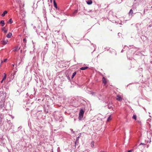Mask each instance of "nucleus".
Listing matches in <instances>:
<instances>
[{
	"label": "nucleus",
	"mask_w": 152,
	"mask_h": 152,
	"mask_svg": "<svg viewBox=\"0 0 152 152\" xmlns=\"http://www.w3.org/2000/svg\"><path fill=\"white\" fill-rule=\"evenodd\" d=\"M18 47L17 46H16V47H15V48H13V51L14 52H16V51H18V50H19L20 48H19L18 49Z\"/></svg>",
	"instance_id": "obj_4"
},
{
	"label": "nucleus",
	"mask_w": 152,
	"mask_h": 152,
	"mask_svg": "<svg viewBox=\"0 0 152 152\" xmlns=\"http://www.w3.org/2000/svg\"><path fill=\"white\" fill-rule=\"evenodd\" d=\"M83 115H82L79 114V117H78L79 119L80 120H81L82 119V118H83Z\"/></svg>",
	"instance_id": "obj_14"
},
{
	"label": "nucleus",
	"mask_w": 152,
	"mask_h": 152,
	"mask_svg": "<svg viewBox=\"0 0 152 152\" xmlns=\"http://www.w3.org/2000/svg\"><path fill=\"white\" fill-rule=\"evenodd\" d=\"M43 9V10L45 11V7H44Z\"/></svg>",
	"instance_id": "obj_34"
},
{
	"label": "nucleus",
	"mask_w": 152,
	"mask_h": 152,
	"mask_svg": "<svg viewBox=\"0 0 152 152\" xmlns=\"http://www.w3.org/2000/svg\"><path fill=\"white\" fill-rule=\"evenodd\" d=\"M12 33H11L9 32L8 33V34H7V35L6 36V37L7 38H10L12 36Z\"/></svg>",
	"instance_id": "obj_5"
},
{
	"label": "nucleus",
	"mask_w": 152,
	"mask_h": 152,
	"mask_svg": "<svg viewBox=\"0 0 152 152\" xmlns=\"http://www.w3.org/2000/svg\"><path fill=\"white\" fill-rule=\"evenodd\" d=\"M94 94V93H92V94L93 95Z\"/></svg>",
	"instance_id": "obj_42"
},
{
	"label": "nucleus",
	"mask_w": 152,
	"mask_h": 152,
	"mask_svg": "<svg viewBox=\"0 0 152 152\" xmlns=\"http://www.w3.org/2000/svg\"><path fill=\"white\" fill-rule=\"evenodd\" d=\"M5 100L4 99H2L0 102V111L3 112L5 109L6 110H7L8 109L6 108V106L5 105Z\"/></svg>",
	"instance_id": "obj_1"
},
{
	"label": "nucleus",
	"mask_w": 152,
	"mask_h": 152,
	"mask_svg": "<svg viewBox=\"0 0 152 152\" xmlns=\"http://www.w3.org/2000/svg\"><path fill=\"white\" fill-rule=\"evenodd\" d=\"M0 23H1L2 24L1 26H3L5 25L4 21L3 20H1L0 22Z\"/></svg>",
	"instance_id": "obj_13"
},
{
	"label": "nucleus",
	"mask_w": 152,
	"mask_h": 152,
	"mask_svg": "<svg viewBox=\"0 0 152 152\" xmlns=\"http://www.w3.org/2000/svg\"><path fill=\"white\" fill-rule=\"evenodd\" d=\"M88 68V66L83 67L80 68V69L81 70H85Z\"/></svg>",
	"instance_id": "obj_11"
},
{
	"label": "nucleus",
	"mask_w": 152,
	"mask_h": 152,
	"mask_svg": "<svg viewBox=\"0 0 152 152\" xmlns=\"http://www.w3.org/2000/svg\"><path fill=\"white\" fill-rule=\"evenodd\" d=\"M145 145V144L144 143H141L139 145Z\"/></svg>",
	"instance_id": "obj_29"
},
{
	"label": "nucleus",
	"mask_w": 152,
	"mask_h": 152,
	"mask_svg": "<svg viewBox=\"0 0 152 152\" xmlns=\"http://www.w3.org/2000/svg\"><path fill=\"white\" fill-rule=\"evenodd\" d=\"M116 99L119 102H121L122 101V98L120 96L117 95L116 96Z\"/></svg>",
	"instance_id": "obj_2"
},
{
	"label": "nucleus",
	"mask_w": 152,
	"mask_h": 152,
	"mask_svg": "<svg viewBox=\"0 0 152 152\" xmlns=\"http://www.w3.org/2000/svg\"><path fill=\"white\" fill-rule=\"evenodd\" d=\"M87 4L88 5H91L92 3V1L91 0H89L86 1Z\"/></svg>",
	"instance_id": "obj_6"
},
{
	"label": "nucleus",
	"mask_w": 152,
	"mask_h": 152,
	"mask_svg": "<svg viewBox=\"0 0 152 152\" xmlns=\"http://www.w3.org/2000/svg\"><path fill=\"white\" fill-rule=\"evenodd\" d=\"M108 107L109 109H110L112 107V106L110 105V104H108Z\"/></svg>",
	"instance_id": "obj_25"
},
{
	"label": "nucleus",
	"mask_w": 152,
	"mask_h": 152,
	"mask_svg": "<svg viewBox=\"0 0 152 152\" xmlns=\"http://www.w3.org/2000/svg\"><path fill=\"white\" fill-rule=\"evenodd\" d=\"M121 34L120 33H118V35L119 37L120 36V35Z\"/></svg>",
	"instance_id": "obj_33"
},
{
	"label": "nucleus",
	"mask_w": 152,
	"mask_h": 152,
	"mask_svg": "<svg viewBox=\"0 0 152 152\" xmlns=\"http://www.w3.org/2000/svg\"><path fill=\"white\" fill-rule=\"evenodd\" d=\"M7 122L10 124V125H11V127L12 126V123L11 122V121L10 120L8 121H7Z\"/></svg>",
	"instance_id": "obj_24"
},
{
	"label": "nucleus",
	"mask_w": 152,
	"mask_h": 152,
	"mask_svg": "<svg viewBox=\"0 0 152 152\" xmlns=\"http://www.w3.org/2000/svg\"><path fill=\"white\" fill-rule=\"evenodd\" d=\"M76 72H75L72 74V78H73L76 75Z\"/></svg>",
	"instance_id": "obj_16"
},
{
	"label": "nucleus",
	"mask_w": 152,
	"mask_h": 152,
	"mask_svg": "<svg viewBox=\"0 0 152 152\" xmlns=\"http://www.w3.org/2000/svg\"><path fill=\"white\" fill-rule=\"evenodd\" d=\"M102 82L104 83V85L107 84V82L106 81V80L104 77H103L102 79Z\"/></svg>",
	"instance_id": "obj_7"
},
{
	"label": "nucleus",
	"mask_w": 152,
	"mask_h": 152,
	"mask_svg": "<svg viewBox=\"0 0 152 152\" xmlns=\"http://www.w3.org/2000/svg\"><path fill=\"white\" fill-rule=\"evenodd\" d=\"M4 27L2 28V31L4 32V33H6L7 31V30H4Z\"/></svg>",
	"instance_id": "obj_20"
},
{
	"label": "nucleus",
	"mask_w": 152,
	"mask_h": 152,
	"mask_svg": "<svg viewBox=\"0 0 152 152\" xmlns=\"http://www.w3.org/2000/svg\"><path fill=\"white\" fill-rule=\"evenodd\" d=\"M7 60V59H4V62H6Z\"/></svg>",
	"instance_id": "obj_32"
},
{
	"label": "nucleus",
	"mask_w": 152,
	"mask_h": 152,
	"mask_svg": "<svg viewBox=\"0 0 152 152\" xmlns=\"http://www.w3.org/2000/svg\"><path fill=\"white\" fill-rule=\"evenodd\" d=\"M4 76L2 79L3 80H5L6 79V74L5 73H4Z\"/></svg>",
	"instance_id": "obj_18"
},
{
	"label": "nucleus",
	"mask_w": 152,
	"mask_h": 152,
	"mask_svg": "<svg viewBox=\"0 0 152 152\" xmlns=\"http://www.w3.org/2000/svg\"><path fill=\"white\" fill-rule=\"evenodd\" d=\"M70 130L72 132V133H74L75 132L74 131H73V129H70Z\"/></svg>",
	"instance_id": "obj_30"
},
{
	"label": "nucleus",
	"mask_w": 152,
	"mask_h": 152,
	"mask_svg": "<svg viewBox=\"0 0 152 152\" xmlns=\"http://www.w3.org/2000/svg\"><path fill=\"white\" fill-rule=\"evenodd\" d=\"M137 118V116L135 115H134L132 116V118L134 119L135 120H136Z\"/></svg>",
	"instance_id": "obj_17"
},
{
	"label": "nucleus",
	"mask_w": 152,
	"mask_h": 152,
	"mask_svg": "<svg viewBox=\"0 0 152 152\" xmlns=\"http://www.w3.org/2000/svg\"><path fill=\"white\" fill-rule=\"evenodd\" d=\"M50 1L51 3L52 2V0H50Z\"/></svg>",
	"instance_id": "obj_38"
},
{
	"label": "nucleus",
	"mask_w": 152,
	"mask_h": 152,
	"mask_svg": "<svg viewBox=\"0 0 152 152\" xmlns=\"http://www.w3.org/2000/svg\"><path fill=\"white\" fill-rule=\"evenodd\" d=\"M133 151V150L132 149L128 151L127 152H132Z\"/></svg>",
	"instance_id": "obj_27"
},
{
	"label": "nucleus",
	"mask_w": 152,
	"mask_h": 152,
	"mask_svg": "<svg viewBox=\"0 0 152 152\" xmlns=\"http://www.w3.org/2000/svg\"><path fill=\"white\" fill-rule=\"evenodd\" d=\"M8 42V41L7 40H3L1 41V42H2V44L4 45L6 44Z\"/></svg>",
	"instance_id": "obj_9"
},
{
	"label": "nucleus",
	"mask_w": 152,
	"mask_h": 152,
	"mask_svg": "<svg viewBox=\"0 0 152 152\" xmlns=\"http://www.w3.org/2000/svg\"><path fill=\"white\" fill-rule=\"evenodd\" d=\"M147 148L148 147V145H147Z\"/></svg>",
	"instance_id": "obj_40"
},
{
	"label": "nucleus",
	"mask_w": 152,
	"mask_h": 152,
	"mask_svg": "<svg viewBox=\"0 0 152 152\" xmlns=\"http://www.w3.org/2000/svg\"><path fill=\"white\" fill-rule=\"evenodd\" d=\"M84 113V111L83 110V109H81L80 111L79 114L83 115Z\"/></svg>",
	"instance_id": "obj_8"
},
{
	"label": "nucleus",
	"mask_w": 152,
	"mask_h": 152,
	"mask_svg": "<svg viewBox=\"0 0 152 152\" xmlns=\"http://www.w3.org/2000/svg\"><path fill=\"white\" fill-rule=\"evenodd\" d=\"M111 119V116L110 115V116H109L107 119V121L108 122Z\"/></svg>",
	"instance_id": "obj_21"
},
{
	"label": "nucleus",
	"mask_w": 152,
	"mask_h": 152,
	"mask_svg": "<svg viewBox=\"0 0 152 152\" xmlns=\"http://www.w3.org/2000/svg\"><path fill=\"white\" fill-rule=\"evenodd\" d=\"M7 12L6 11H4L3 13L1 15V16L2 17H4L6 14H7Z\"/></svg>",
	"instance_id": "obj_10"
},
{
	"label": "nucleus",
	"mask_w": 152,
	"mask_h": 152,
	"mask_svg": "<svg viewBox=\"0 0 152 152\" xmlns=\"http://www.w3.org/2000/svg\"><path fill=\"white\" fill-rule=\"evenodd\" d=\"M129 14L131 13V15L133 14V10L132 9H131L129 12Z\"/></svg>",
	"instance_id": "obj_22"
},
{
	"label": "nucleus",
	"mask_w": 152,
	"mask_h": 152,
	"mask_svg": "<svg viewBox=\"0 0 152 152\" xmlns=\"http://www.w3.org/2000/svg\"><path fill=\"white\" fill-rule=\"evenodd\" d=\"M4 80H2L1 81V83H3V81H4Z\"/></svg>",
	"instance_id": "obj_35"
},
{
	"label": "nucleus",
	"mask_w": 152,
	"mask_h": 152,
	"mask_svg": "<svg viewBox=\"0 0 152 152\" xmlns=\"http://www.w3.org/2000/svg\"><path fill=\"white\" fill-rule=\"evenodd\" d=\"M22 50H20V52H21V53H22Z\"/></svg>",
	"instance_id": "obj_39"
},
{
	"label": "nucleus",
	"mask_w": 152,
	"mask_h": 152,
	"mask_svg": "<svg viewBox=\"0 0 152 152\" xmlns=\"http://www.w3.org/2000/svg\"><path fill=\"white\" fill-rule=\"evenodd\" d=\"M2 62H3V61H2V60H1V63H2Z\"/></svg>",
	"instance_id": "obj_41"
},
{
	"label": "nucleus",
	"mask_w": 152,
	"mask_h": 152,
	"mask_svg": "<svg viewBox=\"0 0 152 152\" xmlns=\"http://www.w3.org/2000/svg\"><path fill=\"white\" fill-rule=\"evenodd\" d=\"M80 138V136H79L78 137H77V138H76V141L75 142V143L76 144V143L77 142H78V140H79V138Z\"/></svg>",
	"instance_id": "obj_23"
},
{
	"label": "nucleus",
	"mask_w": 152,
	"mask_h": 152,
	"mask_svg": "<svg viewBox=\"0 0 152 152\" xmlns=\"http://www.w3.org/2000/svg\"><path fill=\"white\" fill-rule=\"evenodd\" d=\"M13 22V21L12 20V18H10L9 19V20L7 21V23H9L10 24H11Z\"/></svg>",
	"instance_id": "obj_15"
},
{
	"label": "nucleus",
	"mask_w": 152,
	"mask_h": 152,
	"mask_svg": "<svg viewBox=\"0 0 152 152\" xmlns=\"http://www.w3.org/2000/svg\"><path fill=\"white\" fill-rule=\"evenodd\" d=\"M91 146L92 147H93L94 146V142H92L91 143Z\"/></svg>",
	"instance_id": "obj_28"
},
{
	"label": "nucleus",
	"mask_w": 152,
	"mask_h": 152,
	"mask_svg": "<svg viewBox=\"0 0 152 152\" xmlns=\"http://www.w3.org/2000/svg\"><path fill=\"white\" fill-rule=\"evenodd\" d=\"M49 37L47 36L45 38V40L46 41L47 40H49Z\"/></svg>",
	"instance_id": "obj_26"
},
{
	"label": "nucleus",
	"mask_w": 152,
	"mask_h": 152,
	"mask_svg": "<svg viewBox=\"0 0 152 152\" xmlns=\"http://www.w3.org/2000/svg\"><path fill=\"white\" fill-rule=\"evenodd\" d=\"M123 51H124L123 50H122L121 51V52H122H122H123Z\"/></svg>",
	"instance_id": "obj_37"
},
{
	"label": "nucleus",
	"mask_w": 152,
	"mask_h": 152,
	"mask_svg": "<svg viewBox=\"0 0 152 152\" xmlns=\"http://www.w3.org/2000/svg\"><path fill=\"white\" fill-rule=\"evenodd\" d=\"M144 109L145 110H146L145 108H144Z\"/></svg>",
	"instance_id": "obj_43"
},
{
	"label": "nucleus",
	"mask_w": 152,
	"mask_h": 152,
	"mask_svg": "<svg viewBox=\"0 0 152 152\" xmlns=\"http://www.w3.org/2000/svg\"><path fill=\"white\" fill-rule=\"evenodd\" d=\"M26 39L25 38H24L23 39V41L24 42H26Z\"/></svg>",
	"instance_id": "obj_31"
},
{
	"label": "nucleus",
	"mask_w": 152,
	"mask_h": 152,
	"mask_svg": "<svg viewBox=\"0 0 152 152\" xmlns=\"http://www.w3.org/2000/svg\"><path fill=\"white\" fill-rule=\"evenodd\" d=\"M66 77H67V78L69 80V81H71V80H70V77H69V75H66Z\"/></svg>",
	"instance_id": "obj_19"
},
{
	"label": "nucleus",
	"mask_w": 152,
	"mask_h": 152,
	"mask_svg": "<svg viewBox=\"0 0 152 152\" xmlns=\"http://www.w3.org/2000/svg\"><path fill=\"white\" fill-rule=\"evenodd\" d=\"M77 12H78L77 10H75L72 13V16H75L76 15V14L77 13Z\"/></svg>",
	"instance_id": "obj_3"
},
{
	"label": "nucleus",
	"mask_w": 152,
	"mask_h": 152,
	"mask_svg": "<svg viewBox=\"0 0 152 152\" xmlns=\"http://www.w3.org/2000/svg\"><path fill=\"white\" fill-rule=\"evenodd\" d=\"M12 66H14V65H15V64H12Z\"/></svg>",
	"instance_id": "obj_36"
},
{
	"label": "nucleus",
	"mask_w": 152,
	"mask_h": 152,
	"mask_svg": "<svg viewBox=\"0 0 152 152\" xmlns=\"http://www.w3.org/2000/svg\"><path fill=\"white\" fill-rule=\"evenodd\" d=\"M53 4L54 7L56 8H57V5L56 3V2L55 1V0H53Z\"/></svg>",
	"instance_id": "obj_12"
}]
</instances>
